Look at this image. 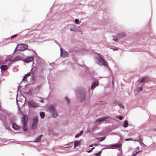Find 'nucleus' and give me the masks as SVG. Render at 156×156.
I'll list each match as a JSON object with an SVG mask.
<instances>
[{
    "label": "nucleus",
    "mask_w": 156,
    "mask_h": 156,
    "mask_svg": "<svg viewBox=\"0 0 156 156\" xmlns=\"http://www.w3.org/2000/svg\"><path fill=\"white\" fill-rule=\"evenodd\" d=\"M84 69L85 70V73L86 74L89 75V76L91 77V80H95L94 82H92L90 88L89 90L90 91L91 90H92V92H93V90L99 85L98 79L94 77V76H95L96 74L94 71H93L92 73H91L89 70V68L86 66H84Z\"/></svg>",
    "instance_id": "f257e3e1"
},
{
    "label": "nucleus",
    "mask_w": 156,
    "mask_h": 156,
    "mask_svg": "<svg viewBox=\"0 0 156 156\" xmlns=\"http://www.w3.org/2000/svg\"><path fill=\"white\" fill-rule=\"evenodd\" d=\"M76 100L79 102L82 103L86 99L87 92L85 88H78L76 91Z\"/></svg>",
    "instance_id": "f03ea898"
},
{
    "label": "nucleus",
    "mask_w": 156,
    "mask_h": 156,
    "mask_svg": "<svg viewBox=\"0 0 156 156\" xmlns=\"http://www.w3.org/2000/svg\"><path fill=\"white\" fill-rule=\"evenodd\" d=\"M51 116L53 118H56L58 116L56 109L53 104H51L47 108Z\"/></svg>",
    "instance_id": "7ed1b4c3"
},
{
    "label": "nucleus",
    "mask_w": 156,
    "mask_h": 156,
    "mask_svg": "<svg viewBox=\"0 0 156 156\" xmlns=\"http://www.w3.org/2000/svg\"><path fill=\"white\" fill-rule=\"evenodd\" d=\"M28 45L26 44L21 43L17 45L15 48L14 51H24L27 49Z\"/></svg>",
    "instance_id": "20e7f679"
},
{
    "label": "nucleus",
    "mask_w": 156,
    "mask_h": 156,
    "mask_svg": "<svg viewBox=\"0 0 156 156\" xmlns=\"http://www.w3.org/2000/svg\"><path fill=\"white\" fill-rule=\"evenodd\" d=\"M5 112L6 115L8 118V120L9 122H10L11 124L12 122L13 123L15 122L16 119V116L12 114L10 112L7 111H6Z\"/></svg>",
    "instance_id": "39448f33"
},
{
    "label": "nucleus",
    "mask_w": 156,
    "mask_h": 156,
    "mask_svg": "<svg viewBox=\"0 0 156 156\" xmlns=\"http://www.w3.org/2000/svg\"><path fill=\"white\" fill-rule=\"evenodd\" d=\"M98 56L96 57V59L98 61V64L100 66L107 67V65L105 62L104 60L103 57L98 55Z\"/></svg>",
    "instance_id": "423d86ee"
},
{
    "label": "nucleus",
    "mask_w": 156,
    "mask_h": 156,
    "mask_svg": "<svg viewBox=\"0 0 156 156\" xmlns=\"http://www.w3.org/2000/svg\"><path fill=\"white\" fill-rule=\"evenodd\" d=\"M28 106L29 108H35L39 106L37 103L32 100H30L28 102Z\"/></svg>",
    "instance_id": "0eeeda50"
},
{
    "label": "nucleus",
    "mask_w": 156,
    "mask_h": 156,
    "mask_svg": "<svg viewBox=\"0 0 156 156\" xmlns=\"http://www.w3.org/2000/svg\"><path fill=\"white\" fill-rule=\"evenodd\" d=\"M149 80V79L148 76H143L138 79V81L139 83H142L147 82Z\"/></svg>",
    "instance_id": "6e6552de"
},
{
    "label": "nucleus",
    "mask_w": 156,
    "mask_h": 156,
    "mask_svg": "<svg viewBox=\"0 0 156 156\" xmlns=\"http://www.w3.org/2000/svg\"><path fill=\"white\" fill-rule=\"evenodd\" d=\"M33 51L34 53V56L36 58L37 62L39 63V64H42L44 63V61L42 59L41 57L38 56L36 52H35L34 51Z\"/></svg>",
    "instance_id": "1a4fd4ad"
},
{
    "label": "nucleus",
    "mask_w": 156,
    "mask_h": 156,
    "mask_svg": "<svg viewBox=\"0 0 156 156\" xmlns=\"http://www.w3.org/2000/svg\"><path fill=\"white\" fill-rule=\"evenodd\" d=\"M60 56L65 58L67 57L69 55L68 52L66 51L64 49L60 48Z\"/></svg>",
    "instance_id": "9d476101"
},
{
    "label": "nucleus",
    "mask_w": 156,
    "mask_h": 156,
    "mask_svg": "<svg viewBox=\"0 0 156 156\" xmlns=\"http://www.w3.org/2000/svg\"><path fill=\"white\" fill-rule=\"evenodd\" d=\"M122 144L120 143L111 144V147L112 149H116L119 148V150H120L122 148Z\"/></svg>",
    "instance_id": "9b49d317"
},
{
    "label": "nucleus",
    "mask_w": 156,
    "mask_h": 156,
    "mask_svg": "<svg viewBox=\"0 0 156 156\" xmlns=\"http://www.w3.org/2000/svg\"><path fill=\"white\" fill-rule=\"evenodd\" d=\"M109 118V116H104L102 117L99 118L95 120L96 123H98L105 121L106 119Z\"/></svg>",
    "instance_id": "f8f14e48"
},
{
    "label": "nucleus",
    "mask_w": 156,
    "mask_h": 156,
    "mask_svg": "<svg viewBox=\"0 0 156 156\" xmlns=\"http://www.w3.org/2000/svg\"><path fill=\"white\" fill-rule=\"evenodd\" d=\"M34 59V58L32 56H28L24 59H23V61L26 63H29L31 62Z\"/></svg>",
    "instance_id": "ddd939ff"
},
{
    "label": "nucleus",
    "mask_w": 156,
    "mask_h": 156,
    "mask_svg": "<svg viewBox=\"0 0 156 156\" xmlns=\"http://www.w3.org/2000/svg\"><path fill=\"white\" fill-rule=\"evenodd\" d=\"M22 60L23 59H22V57L19 56H17L15 57H14L13 59L10 62H9V64H11L12 62H15V61H17L18 60Z\"/></svg>",
    "instance_id": "4468645a"
},
{
    "label": "nucleus",
    "mask_w": 156,
    "mask_h": 156,
    "mask_svg": "<svg viewBox=\"0 0 156 156\" xmlns=\"http://www.w3.org/2000/svg\"><path fill=\"white\" fill-rule=\"evenodd\" d=\"M12 128L15 130H18L20 129V127L15 122H12Z\"/></svg>",
    "instance_id": "2eb2a0df"
},
{
    "label": "nucleus",
    "mask_w": 156,
    "mask_h": 156,
    "mask_svg": "<svg viewBox=\"0 0 156 156\" xmlns=\"http://www.w3.org/2000/svg\"><path fill=\"white\" fill-rule=\"evenodd\" d=\"M28 119V117L26 115H24L23 117L21 118V122L22 124H26L27 123V121Z\"/></svg>",
    "instance_id": "dca6fc26"
},
{
    "label": "nucleus",
    "mask_w": 156,
    "mask_h": 156,
    "mask_svg": "<svg viewBox=\"0 0 156 156\" xmlns=\"http://www.w3.org/2000/svg\"><path fill=\"white\" fill-rule=\"evenodd\" d=\"M32 69V68L31 69V71L30 72H29L28 73H27L26 74H25L24 75V76L23 78L22 79V81H23L24 82L27 81V79L26 78H26L28 76H29L31 75V72Z\"/></svg>",
    "instance_id": "f3484780"
},
{
    "label": "nucleus",
    "mask_w": 156,
    "mask_h": 156,
    "mask_svg": "<svg viewBox=\"0 0 156 156\" xmlns=\"http://www.w3.org/2000/svg\"><path fill=\"white\" fill-rule=\"evenodd\" d=\"M8 66L4 64L1 65L0 66V69H1V71H2V70L5 71L6 70H8Z\"/></svg>",
    "instance_id": "a211bd4d"
},
{
    "label": "nucleus",
    "mask_w": 156,
    "mask_h": 156,
    "mask_svg": "<svg viewBox=\"0 0 156 156\" xmlns=\"http://www.w3.org/2000/svg\"><path fill=\"white\" fill-rule=\"evenodd\" d=\"M43 136V135L40 134L36 137L34 140L33 142L35 143L40 142L41 139V137Z\"/></svg>",
    "instance_id": "6ab92c4d"
},
{
    "label": "nucleus",
    "mask_w": 156,
    "mask_h": 156,
    "mask_svg": "<svg viewBox=\"0 0 156 156\" xmlns=\"http://www.w3.org/2000/svg\"><path fill=\"white\" fill-rule=\"evenodd\" d=\"M81 144V142L80 140H76L74 142V147H76L79 146Z\"/></svg>",
    "instance_id": "aec40b11"
},
{
    "label": "nucleus",
    "mask_w": 156,
    "mask_h": 156,
    "mask_svg": "<svg viewBox=\"0 0 156 156\" xmlns=\"http://www.w3.org/2000/svg\"><path fill=\"white\" fill-rule=\"evenodd\" d=\"M23 126V129L24 132H27L28 131L27 124V123L22 124Z\"/></svg>",
    "instance_id": "412c9836"
},
{
    "label": "nucleus",
    "mask_w": 156,
    "mask_h": 156,
    "mask_svg": "<svg viewBox=\"0 0 156 156\" xmlns=\"http://www.w3.org/2000/svg\"><path fill=\"white\" fill-rule=\"evenodd\" d=\"M117 35L119 38H122L126 36V34L124 32L117 34Z\"/></svg>",
    "instance_id": "4be33fe9"
},
{
    "label": "nucleus",
    "mask_w": 156,
    "mask_h": 156,
    "mask_svg": "<svg viewBox=\"0 0 156 156\" xmlns=\"http://www.w3.org/2000/svg\"><path fill=\"white\" fill-rule=\"evenodd\" d=\"M37 124L32 122V124L30 126V129L31 130H34L35 129L37 126Z\"/></svg>",
    "instance_id": "5701e85b"
},
{
    "label": "nucleus",
    "mask_w": 156,
    "mask_h": 156,
    "mask_svg": "<svg viewBox=\"0 0 156 156\" xmlns=\"http://www.w3.org/2000/svg\"><path fill=\"white\" fill-rule=\"evenodd\" d=\"M101 146L104 147H105L103 148L102 149V150L106 149H111V144H110L109 145H101Z\"/></svg>",
    "instance_id": "b1692460"
},
{
    "label": "nucleus",
    "mask_w": 156,
    "mask_h": 156,
    "mask_svg": "<svg viewBox=\"0 0 156 156\" xmlns=\"http://www.w3.org/2000/svg\"><path fill=\"white\" fill-rule=\"evenodd\" d=\"M32 122L38 124V121L37 116H35L33 117L32 119Z\"/></svg>",
    "instance_id": "393cba45"
},
{
    "label": "nucleus",
    "mask_w": 156,
    "mask_h": 156,
    "mask_svg": "<svg viewBox=\"0 0 156 156\" xmlns=\"http://www.w3.org/2000/svg\"><path fill=\"white\" fill-rule=\"evenodd\" d=\"M128 126V122L127 120H125L123 122V127L126 128Z\"/></svg>",
    "instance_id": "a878e982"
},
{
    "label": "nucleus",
    "mask_w": 156,
    "mask_h": 156,
    "mask_svg": "<svg viewBox=\"0 0 156 156\" xmlns=\"http://www.w3.org/2000/svg\"><path fill=\"white\" fill-rule=\"evenodd\" d=\"M83 130L80 131L79 133L76 134L75 135V137L76 138H77L79 137L80 136H82L83 135Z\"/></svg>",
    "instance_id": "bb28decb"
},
{
    "label": "nucleus",
    "mask_w": 156,
    "mask_h": 156,
    "mask_svg": "<svg viewBox=\"0 0 156 156\" xmlns=\"http://www.w3.org/2000/svg\"><path fill=\"white\" fill-rule=\"evenodd\" d=\"M106 138L105 136L101 137H96L95 139L96 140L99 139L98 140L99 142H100L103 140H104Z\"/></svg>",
    "instance_id": "cd10ccee"
},
{
    "label": "nucleus",
    "mask_w": 156,
    "mask_h": 156,
    "mask_svg": "<svg viewBox=\"0 0 156 156\" xmlns=\"http://www.w3.org/2000/svg\"><path fill=\"white\" fill-rule=\"evenodd\" d=\"M39 115L41 119H44L45 116V114L44 112H40Z\"/></svg>",
    "instance_id": "c85d7f7f"
},
{
    "label": "nucleus",
    "mask_w": 156,
    "mask_h": 156,
    "mask_svg": "<svg viewBox=\"0 0 156 156\" xmlns=\"http://www.w3.org/2000/svg\"><path fill=\"white\" fill-rule=\"evenodd\" d=\"M19 35L18 34H14L13 35L11 36L10 38L9 37L8 38V39H13L14 38H16L18 35Z\"/></svg>",
    "instance_id": "c756f323"
},
{
    "label": "nucleus",
    "mask_w": 156,
    "mask_h": 156,
    "mask_svg": "<svg viewBox=\"0 0 156 156\" xmlns=\"http://www.w3.org/2000/svg\"><path fill=\"white\" fill-rule=\"evenodd\" d=\"M65 100L67 103V104H69L70 103V100L68 98V97L66 96L65 98Z\"/></svg>",
    "instance_id": "7c9ffc66"
},
{
    "label": "nucleus",
    "mask_w": 156,
    "mask_h": 156,
    "mask_svg": "<svg viewBox=\"0 0 156 156\" xmlns=\"http://www.w3.org/2000/svg\"><path fill=\"white\" fill-rule=\"evenodd\" d=\"M75 51H74L73 49H69L68 50V51H67V52H68V54L69 53H71L72 55H73Z\"/></svg>",
    "instance_id": "2f4dec72"
},
{
    "label": "nucleus",
    "mask_w": 156,
    "mask_h": 156,
    "mask_svg": "<svg viewBox=\"0 0 156 156\" xmlns=\"http://www.w3.org/2000/svg\"><path fill=\"white\" fill-rule=\"evenodd\" d=\"M113 37V40L115 42H118L119 41L118 38V37L116 36H112Z\"/></svg>",
    "instance_id": "473e14b6"
},
{
    "label": "nucleus",
    "mask_w": 156,
    "mask_h": 156,
    "mask_svg": "<svg viewBox=\"0 0 156 156\" xmlns=\"http://www.w3.org/2000/svg\"><path fill=\"white\" fill-rule=\"evenodd\" d=\"M112 101L114 106H115L119 104L118 102L116 100H113Z\"/></svg>",
    "instance_id": "72a5a7b5"
},
{
    "label": "nucleus",
    "mask_w": 156,
    "mask_h": 156,
    "mask_svg": "<svg viewBox=\"0 0 156 156\" xmlns=\"http://www.w3.org/2000/svg\"><path fill=\"white\" fill-rule=\"evenodd\" d=\"M31 76L35 78L36 76V74L35 72L34 71H31Z\"/></svg>",
    "instance_id": "f704fd0d"
},
{
    "label": "nucleus",
    "mask_w": 156,
    "mask_h": 156,
    "mask_svg": "<svg viewBox=\"0 0 156 156\" xmlns=\"http://www.w3.org/2000/svg\"><path fill=\"white\" fill-rule=\"evenodd\" d=\"M142 140H143L142 138L141 137L140 135L138 137V139L135 140L134 141H136L137 142H139L140 141Z\"/></svg>",
    "instance_id": "c9c22d12"
},
{
    "label": "nucleus",
    "mask_w": 156,
    "mask_h": 156,
    "mask_svg": "<svg viewBox=\"0 0 156 156\" xmlns=\"http://www.w3.org/2000/svg\"><path fill=\"white\" fill-rule=\"evenodd\" d=\"M109 48H110L113 50V51H117L118 50V48L117 47H114L112 46H110V47H109Z\"/></svg>",
    "instance_id": "e433bc0d"
},
{
    "label": "nucleus",
    "mask_w": 156,
    "mask_h": 156,
    "mask_svg": "<svg viewBox=\"0 0 156 156\" xmlns=\"http://www.w3.org/2000/svg\"><path fill=\"white\" fill-rule=\"evenodd\" d=\"M75 23H76V24H79L81 22L80 21L79 19H76L75 20Z\"/></svg>",
    "instance_id": "4c0bfd02"
},
{
    "label": "nucleus",
    "mask_w": 156,
    "mask_h": 156,
    "mask_svg": "<svg viewBox=\"0 0 156 156\" xmlns=\"http://www.w3.org/2000/svg\"><path fill=\"white\" fill-rule=\"evenodd\" d=\"M4 126L5 129H7L8 130H10V129H11L10 127L8 126V125L6 124H4Z\"/></svg>",
    "instance_id": "58836bf2"
},
{
    "label": "nucleus",
    "mask_w": 156,
    "mask_h": 156,
    "mask_svg": "<svg viewBox=\"0 0 156 156\" xmlns=\"http://www.w3.org/2000/svg\"><path fill=\"white\" fill-rule=\"evenodd\" d=\"M142 90V86H141L139 87H138L137 89V91L138 93H139Z\"/></svg>",
    "instance_id": "ea45409f"
},
{
    "label": "nucleus",
    "mask_w": 156,
    "mask_h": 156,
    "mask_svg": "<svg viewBox=\"0 0 156 156\" xmlns=\"http://www.w3.org/2000/svg\"><path fill=\"white\" fill-rule=\"evenodd\" d=\"M25 93L26 94L29 95L30 96H31L32 94V93H31V90H29L28 92H27Z\"/></svg>",
    "instance_id": "a19ab883"
},
{
    "label": "nucleus",
    "mask_w": 156,
    "mask_h": 156,
    "mask_svg": "<svg viewBox=\"0 0 156 156\" xmlns=\"http://www.w3.org/2000/svg\"><path fill=\"white\" fill-rule=\"evenodd\" d=\"M122 117H123L121 115H117L116 116V118H117L120 120H121L122 119Z\"/></svg>",
    "instance_id": "79ce46f5"
},
{
    "label": "nucleus",
    "mask_w": 156,
    "mask_h": 156,
    "mask_svg": "<svg viewBox=\"0 0 156 156\" xmlns=\"http://www.w3.org/2000/svg\"><path fill=\"white\" fill-rule=\"evenodd\" d=\"M118 105L119 106L120 108H122L123 109H124L125 108L124 106L121 104H118Z\"/></svg>",
    "instance_id": "37998d69"
},
{
    "label": "nucleus",
    "mask_w": 156,
    "mask_h": 156,
    "mask_svg": "<svg viewBox=\"0 0 156 156\" xmlns=\"http://www.w3.org/2000/svg\"><path fill=\"white\" fill-rule=\"evenodd\" d=\"M141 145V146H146V145H145L144 143L142 141H142H140L139 142H138Z\"/></svg>",
    "instance_id": "c03bdc74"
},
{
    "label": "nucleus",
    "mask_w": 156,
    "mask_h": 156,
    "mask_svg": "<svg viewBox=\"0 0 156 156\" xmlns=\"http://www.w3.org/2000/svg\"><path fill=\"white\" fill-rule=\"evenodd\" d=\"M95 156H100L101 154L98 152L95 153Z\"/></svg>",
    "instance_id": "a18cd8bd"
},
{
    "label": "nucleus",
    "mask_w": 156,
    "mask_h": 156,
    "mask_svg": "<svg viewBox=\"0 0 156 156\" xmlns=\"http://www.w3.org/2000/svg\"><path fill=\"white\" fill-rule=\"evenodd\" d=\"M34 78H35L31 76V77L30 78V81H31V80H32V81H34L35 80Z\"/></svg>",
    "instance_id": "49530a36"
},
{
    "label": "nucleus",
    "mask_w": 156,
    "mask_h": 156,
    "mask_svg": "<svg viewBox=\"0 0 156 156\" xmlns=\"http://www.w3.org/2000/svg\"><path fill=\"white\" fill-rule=\"evenodd\" d=\"M132 140V139L131 138H126L125 140V141H126Z\"/></svg>",
    "instance_id": "de8ad7c7"
},
{
    "label": "nucleus",
    "mask_w": 156,
    "mask_h": 156,
    "mask_svg": "<svg viewBox=\"0 0 156 156\" xmlns=\"http://www.w3.org/2000/svg\"><path fill=\"white\" fill-rule=\"evenodd\" d=\"M70 30L71 31H75V30L73 28H70Z\"/></svg>",
    "instance_id": "09e8293b"
},
{
    "label": "nucleus",
    "mask_w": 156,
    "mask_h": 156,
    "mask_svg": "<svg viewBox=\"0 0 156 156\" xmlns=\"http://www.w3.org/2000/svg\"><path fill=\"white\" fill-rule=\"evenodd\" d=\"M16 103L17 105V106L18 109L19 110H20V107L19 106V104H18V103L17 102V100H16Z\"/></svg>",
    "instance_id": "8fccbe9b"
},
{
    "label": "nucleus",
    "mask_w": 156,
    "mask_h": 156,
    "mask_svg": "<svg viewBox=\"0 0 156 156\" xmlns=\"http://www.w3.org/2000/svg\"><path fill=\"white\" fill-rule=\"evenodd\" d=\"M135 152H133V154H132V156H136L137 154L135 152V153H134Z\"/></svg>",
    "instance_id": "3c124183"
},
{
    "label": "nucleus",
    "mask_w": 156,
    "mask_h": 156,
    "mask_svg": "<svg viewBox=\"0 0 156 156\" xmlns=\"http://www.w3.org/2000/svg\"><path fill=\"white\" fill-rule=\"evenodd\" d=\"M92 151V150H88V151H87V152L88 153H90V152H91Z\"/></svg>",
    "instance_id": "603ef678"
},
{
    "label": "nucleus",
    "mask_w": 156,
    "mask_h": 156,
    "mask_svg": "<svg viewBox=\"0 0 156 156\" xmlns=\"http://www.w3.org/2000/svg\"><path fill=\"white\" fill-rule=\"evenodd\" d=\"M141 151H136V154H139L141 152Z\"/></svg>",
    "instance_id": "864d4df0"
},
{
    "label": "nucleus",
    "mask_w": 156,
    "mask_h": 156,
    "mask_svg": "<svg viewBox=\"0 0 156 156\" xmlns=\"http://www.w3.org/2000/svg\"><path fill=\"white\" fill-rule=\"evenodd\" d=\"M102 150H101V151H99V152H98V153H99L100 154H101V152H102Z\"/></svg>",
    "instance_id": "5fc2aeb1"
},
{
    "label": "nucleus",
    "mask_w": 156,
    "mask_h": 156,
    "mask_svg": "<svg viewBox=\"0 0 156 156\" xmlns=\"http://www.w3.org/2000/svg\"><path fill=\"white\" fill-rule=\"evenodd\" d=\"M21 87V86H20L19 85L18 87V89H17V91H18V89Z\"/></svg>",
    "instance_id": "6e6d98bb"
},
{
    "label": "nucleus",
    "mask_w": 156,
    "mask_h": 156,
    "mask_svg": "<svg viewBox=\"0 0 156 156\" xmlns=\"http://www.w3.org/2000/svg\"><path fill=\"white\" fill-rule=\"evenodd\" d=\"M153 34H150L149 35V36L150 37H152V36H153Z\"/></svg>",
    "instance_id": "4d7b16f0"
},
{
    "label": "nucleus",
    "mask_w": 156,
    "mask_h": 156,
    "mask_svg": "<svg viewBox=\"0 0 156 156\" xmlns=\"http://www.w3.org/2000/svg\"><path fill=\"white\" fill-rule=\"evenodd\" d=\"M112 135H117V133H111Z\"/></svg>",
    "instance_id": "13d9d810"
},
{
    "label": "nucleus",
    "mask_w": 156,
    "mask_h": 156,
    "mask_svg": "<svg viewBox=\"0 0 156 156\" xmlns=\"http://www.w3.org/2000/svg\"><path fill=\"white\" fill-rule=\"evenodd\" d=\"M94 145L95 146H97L98 145V144L97 143H94Z\"/></svg>",
    "instance_id": "bf43d9fd"
},
{
    "label": "nucleus",
    "mask_w": 156,
    "mask_h": 156,
    "mask_svg": "<svg viewBox=\"0 0 156 156\" xmlns=\"http://www.w3.org/2000/svg\"><path fill=\"white\" fill-rule=\"evenodd\" d=\"M39 101L41 103H44V101L43 100H40Z\"/></svg>",
    "instance_id": "052dcab7"
},
{
    "label": "nucleus",
    "mask_w": 156,
    "mask_h": 156,
    "mask_svg": "<svg viewBox=\"0 0 156 156\" xmlns=\"http://www.w3.org/2000/svg\"><path fill=\"white\" fill-rule=\"evenodd\" d=\"M91 131H92V130H91L90 129H89L88 132L89 133H91Z\"/></svg>",
    "instance_id": "680f3d73"
},
{
    "label": "nucleus",
    "mask_w": 156,
    "mask_h": 156,
    "mask_svg": "<svg viewBox=\"0 0 156 156\" xmlns=\"http://www.w3.org/2000/svg\"><path fill=\"white\" fill-rule=\"evenodd\" d=\"M114 80H112V83L113 86V85H114Z\"/></svg>",
    "instance_id": "e2e57ef3"
},
{
    "label": "nucleus",
    "mask_w": 156,
    "mask_h": 156,
    "mask_svg": "<svg viewBox=\"0 0 156 156\" xmlns=\"http://www.w3.org/2000/svg\"><path fill=\"white\" fill-rule=\"evenodd\" d=\"M93 144H91L89 146V147H93Z\"/></svg>",
    "instance_id": "0e129e2a"
},
{
    "label": "nucleus",
    "mask_w": 156,
    "mask_h": 156,
    "mask_svg": "<svg viewBox=\"0 0 156 156\" xmlns=\"http://www.w3.org/2000/svg\"><path fill=\"white\" fill-rule=\"evenodd\" d=\"M95 148V147H93L91 149V150H92H92Z\"/></svg>",
    "instance_id": "69168bd1"
},
{
    "label": "nucleus",
    "mask_w": 156,
    "mask_h": 156,
    "mask_svg": "<svg viewBox=\"0 0 156 156\" xmlns=\"http://www.w3.org/2000/svg\"><path fill=\"white\" fill-rule=\"evenodd\" d=\"M41 71L42 72L43 71V69H41Z\"/></svg>",
    "instance_id": "338daca9"
},
{
    "label": "nucleus",
    "mask_w": 156,
    "mask_h": 156,
    "mask_svg": "<svg viewBox=\"0 0 156 156\" xmlns=\"http://www.w3.org/2000/svg\"><path fill=\"white\" fill-rule=\"evenodd\" d=\"M154 131H156V128L154 129Z\"/></svg>",
    "instance_id": "774afa93"
}]
</instances>
